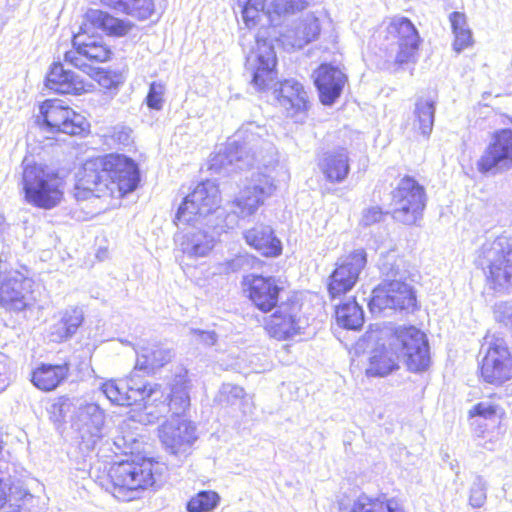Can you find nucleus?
Here are the masks:
<instances>
[{"instance_id": "obj_39", "label": "nucleus", "mask_w": 512, "mask_h": 512, "mask_svg": "<svg viewBox=\"0 0 512 512\" xmlns=\"http://www.w3.org/2000/svg\"><path fill=\"white\" fill-rule=\"evenodd\" d=\"M427 340L426 335L414 326L400 327L396 330L393 345L404 353L411 347L422 345Z\"/></svg>"}, {"instance_id": "obj_52", "label": "nucleus", "mask_w": 512, "mask_h": 512, "mask_svg": "<svg viewBox=\"0 0 512 512\" xmlns=\"http://www.w3.org/2000/svg\"><path fill=\"white\" fill-rule=\"evenodd\" d=\"M383 212L380 207L373 206L367 208L362 213L361 224L363 226H370L380 222L383 219Z\"/></svg>"}, {"instance_id": "obj_5", "label": "nucleus", "mask_w": 512, "mask_h": 512, "mask_svg": "<svg viewBox=\"0 0 512 512\" xmlns=\"http://www.w3.org/2000/svg\"><path fill=\"white\" fill-rule=\"evenodd\" d=\"M162 466L151 459L135 457L114 463L108 472L112 495L123 502L140 497L160 479Z\"/></svg>"}, {"instance_id": "obj_55", "label": "nucleus", "mask_w": 512, "mask_h": 512, "mask_svg": "<svg viewBox=\"0 0 512 512\" xmlns=\"http://www.w3.org/2000/svg\"><path fill=\"white\" fill-rule=\"evenodd\" d=\"M131 130L126 127H117L113 132V139L121 145H129L131 142Z\"/></svg>"}, {"instance_id": "obj_8", "label": "nucleus", "mask_w": 512, "mask_h": 512, "mask_svg": "<svg viewBox=\"0 0 512 512\" xmlns=\"http://www.w3.org/2000/svg\"><path fill=\"white\" fill-rule=\"evenodd\" d=\"M101 390L111 403L120 406H130L145 400L156 402L164 397L160 384L147 382L137 372H132L123 380L107 381Z\"/></svg>"}, {"instance_id": "obj_30", "label": "nucleus", "mask_w": 512, "mask_h": 512, "mask_svg": "<svg viewBox=\"0 0 512 512\" xmlns=\"http://www.w3.org/2000/svg\"><path fill=\"white\" fill-rule=\"evenodd\" d=\"M46 86L60 94L79 95L85 91V85L74 72L66 70L61 63H55L51 67Z\"/></svg>"}, {"instance_id": "obj_33", "label": "nucleus", "mask_w": 512, "mask_h": 512, "mask_svg": "<svg viewBox=\"0 0 512 512\" xmlns=\"http://www.w3.org/2000/svg\"><path fill=\"white\" fill-rule=\"evenodd\" d=\"M397 356L391 350L381 347L372 351L369 358V366L366 369L367 375L385 376L391 373L397 366Z\"/></svg>"}, {"instance_id": "obj_12", "label": "nucleus", "mask_w": 512, "mask_h": 512, "mask_svg": "<svg viewBox=\"0 0 512 512\" xmlns=\"http://www.w3.org/2000/svg\"><path fill=\"white\" fill-rule=\"evenodd\" d=\"M257 49L246 58V70L251 76V85L257 91H264L273 85L276 78V55L271 42L259 33L251 35Z\"/></svg>"}, {"instance_id": "obj_56", "label": "nucleus", "mask_w": 512, "mask_h": 512, "mask_svg": "<svg viewBox=\"0 0 512 512\" xmlns=\"http://www.w3.org/2000/svg\"><path fill=\"white\" fill-rule=\"evenodd\" d=\"M129 0H101L103 6L113 9L120 13H126Z\"/></svg>"}, {"instance_id": "obj_46", "label": "nucleus", "mask_w": 512, "mask_h": 512, "mask_svg": "<svg viewBox=\"0 0 512 512\" xmlns=\"http://www.w3.org/2000/svg\"><path fill=\"white\" fill-rule=\"evenodd\" d=\"M165 85L160 82H152L146 102L149 108L161 110L164 102Z\"/></svg>"}, {"instance_id": "obj_18", "label": "nucleus", "mask_w": 512, "mask_h": 512, "mask_svg": "<svg viewBox=\"0 0 512 512\" xmlns=\"http://www.w3.org/2000/svg\"><path fill=\"white\" fill-rule=\"evenodd\" d=\"M105 415L94 403L80 407L76 414L74 426L78 431L79 448L85 453L93 451L103 437Z\"/></svg>"}, {"instance_id": "obj_53", "label": "nucleus", "mask_w": 512, "mask_h": 512, "mask_svg": "<svg viewBox=\"0 0 512 512\" xmlns=\"http://www.w3.org/2000/svg\"><path fill=\"white\" fill-rule=\"evenodd\" d=\"M190 333L195 338V341L207 346H212L217 341V335L214 331L191 329Z\"/></svg>"}, {"instance_id": "obj_40", "label": "nucleus", "mask_w": 512, "mask_h": 512, "mask_svg": "<svg viewBox=\"0 0 512 512\" xmlns=\"http://www.w3.org/2000/svg\"><path fill=\"white\" fill-rule=\"evenodd\" d=\"M307 6V0H270L267 13L270 21L273 22L274 16L293 15L304 10Z\"/></svg>"}, {"instance_id": "obj_11", "label": "nucleus", "mask_w": 512, "mask_h": 512, "mask_svg": "<svg viewBox=\"0 0 512 512\" xmlns=\"http://www.w3.org/2000/svg\"><path fill=\"white\" fill-rule=\"evenodd\" d=\"M485 355L481 377L489 384L501 385L512 378V356L503 338L487 335L482 344Z\"/></svg>"}, {"instance_id": "obj_32", "label": "nucleus", "mask_w": 512, "mask_h": 512, "mask_svg": "<svg viewBox=\"0 0 512 512\" xmlns=\"http://www.w3.org/2000/svg\"><path fill=\"white\" fill-rule=\"evenodd\" d=\"M337 323L346 329L357 330L364 323V312L355 298L335 304Z\"/></svg>"}, {"instance_id": "obj_50", "label": "nucleus", "mask_w": 512, "mask_h": 512, "mask_svg": "<svg viewBox=\"0 0 512 512\" xmlns=\"http://www.w3.org/2000/svg\"><path fill=\"white\" fill-rule=\"evenodd\" d=\"M10 361L9 358L0 353V393L10 385Z\"/></svg>"}, {"instance_id": "obj_20", "label": "nucleus", "mask_w": 512, "mask_h": 512, "mask_svg": "<svg viewBox=\"0 0 512 512\" xmlns=\"http://www.w3.org/2000/svg\"><path fill=\"white\" fill-rule=\"evenodd\" d=\"M265 321L267 333L278 340H286L299 333L301 304L297 300L281 302Z\"/></svg>"}, {"instance_id": "obj_35", "label": "nucleus", "mask_w": 512, "mask_h": 512, "mask_svg": "<svg viewBox=\"0 0 512 512\" xmlns=\"http://www.w3.org/2000/svg\"><path fill=\"white\" fill-rule=\"evenodd\" d=\"M340 512H403L395 500L372 499L366 495L359 496L350 507L340 506Z\"/></svg>"}, {"instance_id": "obj_23", "label": "nucleus", "mask_w": 512, "mask_h": 512, "mask_svg": "<svg viewBox=\"0 0 512 512\" xmlns=\"http://www.w3.org/2000/svg\"><path fill=\"white\" fill-rule=\"evenodd\" d=\"M320 33L318 18L308 14L304 19L292 27H287L279 33V41L286 49H301L315 40Z\"/></svg>"}, {"instance_id": "obj_43", "label": "nucleus", "mask_w": 512, "mask_h": 512, "mask_svg": "<svg viewBox=\"0 0 512 512\" xmlns=\"http://www.w3.org/2000/svg\"><path fill=\"white\" fill-rule=\"evenodd\" d=\"M127 6L128 9L125 14L139 20L148 19L155 10L153 0H129Z\"/></svg>"}, {"instance_id": "obj_15", "label": "nucleus", "mask_w": 512, "mask_h": 512, "mask_svg": "<svg viewBox=\"0 0 512 512\" xmlns=\"http://www.w3.org/2000/svg\"><path fill=\"white\" fill-rule=\"evenodd\" d=\"M387 39H393L397 45L395 63H415L421 42L414 24L406 17H394L386 26Z\"/></svg>"}, {"instance_id": "obj_60", "label": "nucleus", "mask_w": 512, "mask_h": 512, "mask_svg": "<svg viewBox=\"0 0 512 512\" xmlns=\"http://www.w3.org/2000/svg\"><path fill=\"white\" fill-rule=\"evenodd\" d=\"M4 261H6V259L4 258V254H3V253H1V255H0V268L2 267V263H3Z\"/></svg>"}, {"instance_id": "obj_9", "label": "nucleus", "mask_w": 512, "mask_h": 512, "mask_svg": "<svg viewBox=\"0 0 512 512\" xmlns=\"http://www.w3.org/2000/svg\"><path fill=\"white\" fill-rule=\"evenodd\" d=\"M425 206V189L412 177L402 178L392 191V216L400 223L416 224L422 218Z\"/></svg>"}, {"instance_id": "obj_29", "label": "nucleus", "mask_w": 512, "mask_h": 512, "mask_svg": "<svg viewBox=\"0 0 512 512\" xmlns=\"http://www.w3.org/2000/svg\"><path fill=\"white\" fill-rule=\"evenodd\" d=\"M246 243L259 251L263 256L275 257L280 255L282 246L270 226L257 225L244 233Z\"/></svg>"}, {"instance_id": "obj_59", "label": "nucleus", "mask_w": 512, "mask_h": 512, "mask_svg": "<svg viewBox=\"0 0 512 512\" xmlns=\"http://www.w3.org/2000/svg\"><path fill=\"white\" fill-rule=\"evenodd\" d=\"M246 38H247V35L244 34L243 36H241V39H240V44L244 48H245V40H246Z\"/></svg>"}, {"instance_id": "obj_51", "label": "nucleus", "mask_w": 512, "mask_h": 512, "mask_svg": "<svg viewBox=\"0 0 512 512\" xmlns=\"http://www.w3.org/2000/svg\"><path fill=\"white\" fill-rule=\"evenodd\" d=\"M454 36L455 40L453 47L457 53H460L462 50L472 45L473 39L470 29L455 32Z\"/></svg>"}, {"instance_id": "obj_42", "label": "nucleus", "mask_w": 512, "mask_h": 512, "mask_svg": "<svg viewBox=\"0 0 512 512\" xmlns=\"http://www.w3.org/2000/svg\"><path fill=\"white\" fill-rule=\"evenodd\" d=\"M165 413L166 405L164 403H162L159 408L153 407L152 404H145L141 411H133L129 420L142 425H149L155 423Z\"/></svg>"}, {"instance_id": "obj_26", "label": "nucleus", "mask_w": 512, "mask_h": 512, "mask_svg": "<svg viewBox=\"0 0 512 512\" xmlns=\"http://www.w3.org/2000/svg\"><path fill=\"white\" fill-rule=\"evenodd\" d=\"M318 168L328 182H343L350 171L347 149L339 147L324 152L318 159Z\"/></svg>"}, {"instance_id": "obj_38", "label": "nucleus", "mask_w": 512, "mask_h": 512, "mask_svg": "<svg viewBox=\"0 0 512 512\" xmlns=\"http://www.w3.org/2000/svg\"><path fill=\"white\" fill-rule=\"evenodd\" d=\"M405 358L406 365L409 370L414 372L424 371L430 365V354L428 340H425L422 345L411 347L401 353Z\"/></svg>"}, {"instance_id": "obj_61", "label": "nucleus", "mask_w": 512, "mask_h": 512, "mask_svg": "<svg viewBox=\"0 0 512 512\" xmlns=\"http://www.w3.org/2000/svg\"><path fill=\"white\" fill-rule=\"evenodd\" d=\"M124 426H129V424H128V423H126V421H123V423H122V425L120 426V428H121V429H123V428H124Z\"/></svg>"}, {"instance_id": "obj_48", "label": "nucleus", "mask_w": 512, "mask_h": 512, "mask_svg": "<svg viewBox=\"0 0 512 512\" xmlns=\"http://www.w3.org/2000/svg\"><path fill=\"white\" fill-rule=\"evenodd\" d=\"M499 410L500 408L491 401H482L473 407L470 411V415H477L485 419H491L498 414Z\"/></svg>"}, {"instance_id": "obj_28", "label": "nucleus", "mask_w": 512, "mask_h": 512, "mask_svg": "<svg viewBox=\"0 0 512 512\" xmlns=\"http://www.w3.org/2000/svg\"><path fill=\"white\" fill-rule=\"evenodd\" d=\"M191 382L187 374H179L174 377L170 384V392L161 401L166 405V412L171 411L175 418H185L186 412L190 407Z\"/></svg>"}, {"instance_id": "obj_44", "label": "nucleus", "mask_w": 512, "mask_h": 512, "mask_svg": "<svg viewBox=\"0 0 512 512\" xmlns=\"http://www.w3.org/2000/svg\"><path fill=\"white\" fill-rule=\"evenodd\" d=\"M244 389L238 385L224 383L218 393L217 400L222 405H234L236 401L243 399Z\"/></svg>"}, {"instance_id": "obj_34", "label": "nucleus", "mask_w": 512, "mask_h": 512, "mask_svg": "<svg viewBox=\"0 0 512 512\" xmlns=\"http://www.w3.org/2000/svg\"><path fill=\"white\" fill-rule=\"evenodd\" d=\"M84 319L83 311L74 307L65 310L61 320L53 326L51 334L55 341H63L76 333Z\"/></svg>"}, {"instance_id": "obj_41", "label": "nucleus", "mask_w": 512, "mask_h": 512, "mask_svg": "<svg viewBox=\"0 0 512 512\" xmlns=\"http://www.w3.org/2000/svg\"><path fill=\"white\" fill-rule=\"evenodd\" d=\"M219 495L214 491H201L187 503L188 512H211L218 505Z\"/></svg>"}, {"instance_id": "obj_57", "label": "nucleus", "mask_w": 512, "mask_h": 512, "mask_svg": "<svg viewBox=\"0 0 512 512\" xmlns=\"http://www.w3.org/2000/svg\"><path fill=\"white\" fill-rule=\"evenodd\" d=\"M121 441L123 442V445H125L127 442H134L135 438L132 435L123 436L122 438H117L114 443L116 446H118L120 448Z\"/></svg>"}, {"instance_id": "obj_21", "label": "nucleus", "mask_w": 512, "mask_h": 512, "mask_svg": "<svg viewBox=\"0 0 512 512\" xmlns=\"http://www.w3.org/2000/svg\"><path fill=\"white\" fill-rule=\"evenodd\" d=\"M32 281L18 271L0 275V304L9 310L22 311L28 305Z\"/></svg>"}, {"instance_id": "obj_7", "label": "nucleus", "mask_w": 512, "mask_h": 512, "mask_svg": "<svg viewBox=\"0 0 512 512\" xmlns=\"http://www.w3.org/2000/svg\"><path fill=\"white\" fill-rule=\"evenodd\" d=\"M218 186L210 180L198 184L187 195L176 213V224H203L210 226V217L220 207Z\"/></svg>"}, {"instance_id": "obj_22", "label": "nucleus", "mask_w": 512, "mask_h": 512, "mask_svg": "<svg viewBox=\"0 0 512 512\" xmlns=\"http://www.w3.org/2000/svg\"><path fill=\"white\" fill-rule=\"evenodd\" d=\"M192 225L193 227L177 235L175 241L185 257L196 260L210 254L215 245V237L209 231L197 227V224Z\"/></svg>"}, {"instance_id": "obj_58", "label": "nucleus", "mask_w": 512, "mask_h": 512, "mask_svg": "<svg viewBox=\"0 0 512 512\" xmlns=\"http://www.w3.org/2000/svg\"><path fill=\"white\" fill-rule=\"evenodd\" d=\"M7 228V224L3 216L0 215V239L2 238L5 230Z\"/></svg>"}, {"instance_id": "obj_36", "label": "nucleus", "mask_w": 512, "mask_h": 512, "mask_svg": "<svg viewBox=\"0 0 512 512\" xmlns=\"http://www.w3.org/2000/svg\"><path fill=\"white\" fill-rule=\"evenodd\" d=\"M415 121L414 126L419 129L421 134L428 137L433 129L435 103L431 99L419 98L415 103Z\"/></svg>"}, {"instance_id": "obj_49", "label": "nucleus", "mask_w": 512, "mask_h": 512, "mask_svg": "<svg viewBox=\"0 0 512 512\" xmlns=\"http://www.w3.org/2000/svg\"><path fill=\"white\" fill-rule=\"evenodd\" d=\"M495 319L504 325H512V302H499L494 306Z\"/></svg>"}, {"instance_id": "obj_27", "label": "nucleus", "mask_w": 512, "mask_h": 512, "mask_svg": "<svg viewBox=\"0 0 512 512\" xmlns=\"http://www.w3.org/2000/svg\"><path fill=\"white\" fill-rule=\"evenodd\" d=\"M274 95L290 116L307 109V93L303 85L296 80L289 79L280 83L279 88L274 89Z\"/></svg>"}, {"instance_id": "obj_54", "label": "nucleus", "mask_w": 512, "mask_h": 512, "mask_svg": "<svg viewBox=\"0 0 512 512\" xmlns=\"http://www.w3.org/2000/svg\"><path fill=\"white\" fill-rule=\"evenodd\" d=\"M453 33L469 29L465 14L461 12H453L449 16Z\"/></svg>"}, {"instance_id": "obj_6", "label": "nucleus", "mask_w": 512, "mask_h": 512, "mask_svg": "<svg viewBox=\"0 0 512 512\" xmlns=\"http://www.w3.org/2000/svg\"><path fill=\"white\" fill-rule=\"evenodd\" d=\"M21 185L26 202L35 207L52 209L63 199V178L46 166L24 161Z\"/></svg>"}, {"instance_id": "obj_45", "label": "nucleus", "mask_w": 512, "mask_h": 512, "mask_svg": "<svg viewBox=\"0 0 512 512\" xmlns=\"http://www.w3.org/2000/svg\"><path fill=\"white\" fill-rule=\"evenodd\" d=\"M487 484L481 476H477L470 488L469 503L474 508H480L486 502Z\"/></svg>"}, {"instance_id": "obj_16", "label": "nucleus", "mask_w": 512, "mask_h": 512, "mask_svg": "<svg viewBox=\"0 0 512 512\" xmlns=\"http://www.w3.org/2000/svg\"><path fill=\"white\" fill-rule=\"evenodd\" d=\"M477 166L483 173L504 172L512 168L511 129H502L494 133Z\"/></svg>"}, {"instance_id": "obj_14", "label": "nucleus", "mask_w": 512, "mask_h": 512, "mask_svg": "<svg viewBox=\"0 0 512 512\" xmlns=\"http://www.w3.org/2000/svg\"><path fill=\"white\" fill-rule=\"evenodd\" d=\"M366 263L367 254L364 249H357L339 259L328 284L332 299L340 298L355 286Z\"/></svg>"}, {"instance_id": "obj_31", "label": "nucleus", "mask_w": 512, "mask_h": 512, "mask_svg": "<svg viewBox=\"0 0 512 512\" xmlns=\"http://www.w3.org/2000/svg\"><path fill=\"white\" fill-rule=\"evenodd\" d=\"M69 367L62 365H42L33 371L32 382L40 390H54L68 375Z\"/></svg>"}, {"instance_id": "obj_37", "label": "nucleus", "mask_w": 512, "mask_h": 512, "mask_svg": "<svg viewBox=\"0 0 512 512\" xmlns=\"http://www.w3.org/2000/svg\"><path fill=\"white\" fill-rule=\"evenodd\" d=\"M237 6L248 29L256 27L263 17H268L266 0H237Z\"/></svg>"}, {"instance_id": "obj_13", "label": "nucleus", "mask_w": 512, "mask_h": 512, "mask_svg": "<svg viewBox=\"0 0 512 512\" xmlns=\"http://www.w3.org/2000/svg\"><path fill=\"white\" fill-rule=\"evenodd\" d=\"M45 127L49 132H61L68 135H80L89 128L86 118L63 106L58 100H47L40 106Z\"/></svg>"}, {"instance_id": "obj_25", "label": "nucleus", "mask_w": 512, "mask_h": 512, "mask_svg": "<svg viewBox=\"0 0 512 512\" xmlns=\"http://www.w3.org/2000/svg\"><path fill=\"white\" fill-rule=\"evenodd\" d=\"M137 355L135 369L148 374L165 366L173 358L171 349L158 343H143L134 346Z\"/></svg>"}, {"instance_id": "obj_17", "label": "nucleus", "mask_w": 512, "mask_h": 512, "mask_svg": "<svg viewBox=\"0 0 512 512\" xmlns=\"http://www.w3.org/2000/svg\"><path fill=\"white\" fill-rule=\"evenodd\" d=\"M158 432L161 443L173 455H185L197 440L196 426L186 418L171 417Z\"/></svg>"}, {"instance_id": "obj_47", "label": "nucleus", "mask_w": 512, "mask_h": 512, "mask_svg": "<svg viewBox=\"0 0 512 512\" xmlns=\"http://www.w3.org/2000/svg\"><path fill=\"white\" fill-rule=\"evenodd\" d=\"M254 260V257L248 254L237 255L235 258L226 262L225 270L227 272H237L240 270L249 269L253 266Z\"/></svg>"}, {"instance_id": "obj_4", "label": "nucleus", "mask_w": 512, "mask_h": 512, "mask_svg": "<svg viewBox=\"0 0 512 512\" xmlns=\"http://www.w3.org/2000/svg\"><path fill=\"white\" fill-rule=\"evenodd\" d=\"M379 269L385 279L372 292L368 303L370 311H414L417 299L413 287L406 282L408 271L405 269L404 260L394 253H388L381 259Z\"/></svg>"}, {"instance_id": "obj_3", "label": "nucleus", "mask_w": 512, "mask_h": 512, "mask_svg": "<svg viewBox=\"0 0 512 512\" xmlns=\"http://www.w3.org/2000/svg\"><path fill=\"white\" fill-rule=\"evenodd\" d=\"M132 27L130 21L115 18L98 9H90L84 15L79 32L73 36V49L64 54V61L101 82L104 71L97 65L110 60L112 51L101 40L90 37V34L95 29H102L109 35L120 37L126 35Z\"/></svg>"}, {"instance_id": "obj_2", "label": "nucleus", "mask_w": 512, "mask_h": 512, "mask_svg": "<svg viewBox=\"0 0 512 512\" xmlns=\"http://www.w3.org/2000/svg\"><path fill=\"white\" fill-rule=\"evenodd\" d=\"M139 180V170L132 159L121 154L99 156L84 163L75 185V197L119 199L134 191Z\"/></svg>"}, {"instance_id": "obj_19", "label": "nucleus", "mask_w": 512, "mask_h": 512, "mask_svg": "<svg viewBox=\"0 0 512 512\" xmlns=\"http://www.w3.org/2000/svg\"><path fill=\"white\" fill-rule=\"evenodd\" d=\"M243 285L248 298L262 312H269L278 305L283 285L280 279L273 276L249 274L244 276Z\"/></svg>"}, {"instance_id": "obj_24", "label": "nucleus", "mask_w": 512, "mask_h": 512, "mask_svg": "<svg viewBox=\"0 0 512 512\" xmlns=\"http://www.w3.org/2000/svg\"><path fill=\"white\" fill-rule=\"evenodd\" d=\"M346 82L345 74L338 68L323 64L315 72V85L319 91L320 101L331 105L341 95Z\"/></svg>"}, {"instance_id": "obj_10", "label": "nucleus", "mask_w": 512, "mask_h": 512, "mask_svg": "<svg viewBox=\"0 0 512 512\" xmlns=\"http://www.w3.org/2000/svg\"><path fill=\"white\" fill-rule=\"evenodd\" d=\"M478 261L495 289L512 284V248L507 238L498 237L484 243Z\"/></svg>"}, {"instance_id": "obj_1", "label": "nucleus", "mask_w": 512, "mask_h": 512, "mask_svg": "<svg viewBox=\"0 0 512 512\" xmlns=\"http://www.w3.org/2000/svg\"><path fill=\"white\" fill-rule=\"evenodd\" d=\"M266 136L268 130L265 126L247 122L209 161V169L219 174L257 168L249 183L232 202L233 212L240 217L253 215L277 189L270 174L277 162V153L272 142L265 139Z\"/></svg>"}]
</instances>
